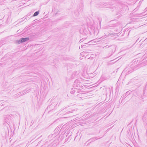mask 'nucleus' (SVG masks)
<instances>
[{
    "mask_svg": "<svg viewBox=\"0 0 147 147\" xmlns=\"http://www.w3.org/2000/svg\"><path fill=\"white\" fill-rule=\"evenodd\" d=\"M76 91V90L72 89V90L71 91V93L72 94H74Z\"/></svg>",
    "mask_w": 147,
    "mask_h": 147,
    "instance_id": "1a4fd4ad",
    "label": "nucleus"
},
{
    "mask_svg": "<svg viewBox=\"0 0 147 147\" xmlns=\"http://www.w3.org/2000/svg\"><path fill=\"white\" fill-rule=\"evenodd\" d=\"M108 34L109 35L113 36H116V35H117L118 33H111V32H109L108 33Z\"/></svg>",
    "mask_w": 147,
    "mask_h": 147,
    "instance_id": "39448f33",
    "label": "nucleus"
},
{
    "mask_svg": "<svg viewBox=\"0 0 147 147\" xmlns=\"http://www.w3.org/2000/svg\"><path fill=\"white\" fill-rule=\"evenodd\" d=\"M64 125H63L61 129H62V128H63V129L64 128Z\"/></svg>",
    "mask_w": 147,
    "mask_h": 147,
    "instance_id": "dca6fc26",
    "label": "nucleus"
},
{
    "mask_svg": "<svg viewBox=\"0 0 147 147\" xmlns=\"http://www.w3.org/2000/svg\"><path fill=\"white\" fill-rule=\"evenodd\" d=\"M100 138H98L97 137H93V138H91L90 139L88 140L87 141V142H88L90 141V140H91V142H91L94 141L95 140H97L98 139H99Z\"/></svg>",
    "mask_w": 147,
    "mask_h": 147,
    "instance_id": "20e7f679",
    "label": "nucleus"
},
{
    "mask_svg": "<svg viewBox=\"0 0 147 147\" xmlns=\"http://www.w3.org/2000/svg\"><path fill=\"white\" fill-rule=\"evenodd\" d=\"M86 39V38H83L82 39H81L80 41H79V42H82L83 40H84L85 39Z\"/></svg>",
    "mask_w": 147,
    "mask_h": 147,
    "instance_id": "9d476101",
    "label": "nucleus"
},
{
    "mask_svg": "<svg viewBox=\"0 0 147 147\" xmlns=\"http://www.w3.org/2000/svg\"><path fill=\"white\" fill-rule=\"evenodd\" d=\"M89 50H87V51H84L83 52V53H88L89 52L88 51H89Z\"/></svg>",
    "mask_w": 147,
    "mask_h": 147,
    "instance_id": "f8f14e48",
    "label": "nucleus"
},
{
    "mask_svg": "<svg viewBox=\"0 0 147 147\" xmlns=\"http://www.w3.org/2000/svg\"><path fill=\"white\" fill-rule=\"evenodd\" d=\"M86 45H87V43H85L84 44V45H81V47L82 48L84 47V46H86Z\"/></svg>",
    "mask_w": 147,
    "mask_h": 147,
    "instance_id": "9b49d317",
    "label": "nucleus"
},
{
    "mask_svg": "<svg viewBox=\"0 0 147 147\" xmlns=\"http://www.w3.org/2000/svg\"><path fill=\"white\" fill-rule=\"evenodd\" d=\"M66 139H65V141H66Z\"/></svg>",
    "mask_w": 147,
    "mask_h": 147,
    "instance_id": "a211bd4d",
    "label": "nucleus"
},
{
    "mask_svg": "<svg viewBox=\"0 0 147 147\" xmlns=\"http://www.w3.org/2000/svg\"><path fill=\"white\" fill-rule=\"evenodd\" d=\"M71 136V135L69 136V137H68V138H70V137Z\"/></svg>",
    "mask_w": 147,
    "mask_h": 147,
    "instance_id": "f3484780",
    "label": "nucleus"
},
{
    "mask_svg": "<svg viewBox=\"0 0 147 147\" xmlns=\"http://www.w3.org/2000/svg\"><path fill=\"white\" fill-rule=\"evenodd\" d=\"M128 91H127L126 93V94H125V96H127L128 95Z\"/></svg>",
    "mask_w": 147,
    "mask_h": 147,
    "instance_id": "ddd939ff",
    "label": "nucleus"
},
{
    "mask_svg": "<svg viewBox=\"0 0 147 147\" xmlns=\"http://www.w3.org/2000/svg\"><path fill=\"white\" fill-rule=\"evenodd\" d=\"M108 48H109V50L110 51L109 53V55H110L108 57H109L113 54V53L115 51V47L114 46H108Z\"/></svg>",
    "mask_w": 147,
    "mask_h": 147,
    "instance_id": "f257e3e1",
    "label": "nucleus"
},
{
    "mask_svg": "<svg viewBox=\"0 0 147 147\" xmlns=\"http://www.w3.org/2000/svg\"><path fill=\"white\" fill-rule=\"evenodd\" d=\"M84 31L81 30L80 31V32L81 34H82V35L86 36V34L85 32Z\"/></svg>",
    "mask_w": 147,
    "mask_h": 147,
    "instance_id": "0eeeda50",
    "label": "nucleus"
},
{
    "mask_svg": "<svg viewBox=\"0 0 147 147\" xmlns=\"http://www.w3.org/2000/svg\"><path fill=\"white\" fill-rule=\"evenodd\" d=\"M29 40L28 37H26L24 38H22L20 39L17 40L16 41L17 43L18 44L21 43L23 42L27 41Z\"/></svg>",
    "mask_w": 147,
    "mask_h": 147,
    "instance_id": "7ed1b4c3",
    "label": "nucleus"
},
{
    "mask_svg": "<svg viewBox=\"0 0 147 147\" xmlns=\"http://www.w3.org/2000/svg\"><path fill=\"white\" fill-rule=\"evenodd\" d=\"M30 15V14H28L26 15V16H25L22 19L23 20H27V19H29V16Z\"/></svg>",
    "mask_w": 147,
    "mask_h": 147,
    "instance_id": "423d86ee",
    "label": "nucleus"
},
{
    "mask_svg": "<svg viewBox=\"0 0 147 147\" xmlns=\"http://www.w3.org/2000/svg\"><path fill=\"white\" fill-rule=\"evenodd\" d=\"M72 112H71V111H68L67 112V113H71Z\"/></svg>",
    "mask_w": 147,
    "mask_h": 147,
    "instance_id": "4468645a",
    "label": "nucleus"
},
{
    "mask_svg": "<svg viewBox=\"0 0 147 147\" xmlns=\"http://www.w3.org/2000/svg\"><path fill=\"white\" fill-rule=\"evenodd\" d=\"M107 45H106V46H104V47H103V48H104V47H105V48H106L107 47Z\"/></svg>",
    "mask_w": 147,
    "mask_h": 147,
    "instance_id": "2eb2a0df",
    "label": "nucleus"
},
{
    "mask_svg": "<svg viewBox=\"0 0 147 147\" xmlns=\"http://www.w3.org/2000/svg\"><path fill=\"white\" fill-rule=\"evenodd\" d=\"M81 83L79 82L78 80H76L74 82L73 84V86L76 89L77 88L80 89V88H82V86H80Z\"/></svg>",
    "mask_w": 147,
    "mask_h": 147,
    "instance_id": "f03ea898",
    "label": "nucleus"
},
{
    "mask_svg": "<svg viewBox=\"0 0 147 147\" xmlns=\"http://www.w3.org/2000/svg\"><path fill=\"white\" fill-rule=\"evenodd\" d=\"M39 11H38L35 12L33 16H37L39 14Z\"/></svg>",
    "mask_w": 147,
    "mask_h": 147,
    "instance_id": "6e6552de",
    "label": "nucleus"
}]
</instances>
